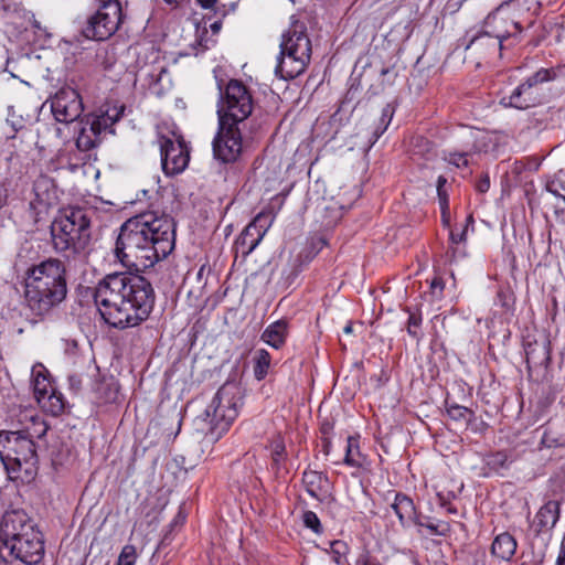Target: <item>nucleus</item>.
I'll return each instance as SVG.
<instances>
[{
  "mask_svg": "<svg viewBox=\"0 0 565 565\" xmlns=\"http://www.w3.org/2000/svg\"><path fill=\"white\" fill-rule=\"evenodd\" d=\"M174 244V220L166 213L146 211L120 226L115 254L121 264L140 271L166 258Z\"/></svg>",
  "mask_w": 565,
  "mask_h": 565,
  "instance_id": "f257e3e1",
  "label": "nucleus"
},
{
  "mask_svg": "<svg viewBox=\"0 0 565 565\" xmlns=\"http://www.w3.org/2000/svg\"><path fill=\"white\" fill-rule=\"evenodd\" d=\"M97 309L109 326L126 329L140 324L154 306V290L140 275L114 273L107 275L94 289Z\"/></svg>",
  "mask_w": 565,
  "mask_h": 565,
  "instance_id": "f03ea898",
  "label": "nucleus"
},
{
  "mask_svg": "<svg viewBox=\"0 0 565 565\" xmlns=\"http://www.w3.org/2000/svg\"><path fill=\"white\" fill-rule=\"evenodd\" d=\"M66 266L49 257L29 267L24 275V300L36 317H43L62 303L67 295Z\"/></svg>",
  "mask_w": 565,
  "mask_h": 565,
  "instance_id": "7ed1b4c3",
  "label": "nucleus"
},
{
  "mask_svg": "<svg viewBox=\"0 0 565 565\" xmlns=\"http://www.w3.org/2000/svg\"><path fill=\"white\" fill-rule=\"evenodd\" d=\"M52 246L67 259L84 258L92 241L90 220L86 212L73 207L60 213L50 226Z\"/></svg>",
  "mask_w": 565,
  "mask_h": 565,
  "instance_id": "20e7f679",
  "label": "nucleus"
},
{
  "mask_svg": "<svg viewBox=\"0 0 565 565\" xmlns=\"http://www.w3.org/2000/svg\"><path fill=\"white\" fill-rule=\"evenodd\" d=\"M530 2L536 4L534 0H509L501 3L488 14L483 30L469 40L466 50L481 45L483 42H491L494 51H502L503 41L522 31L519 13L523 10L529 11Z\"/></svg>",
  "mask_w": 565,
  "mask_h": 565,
  "instance_id": "39448f33",
  "label": "nucleus"
},
{
  "mask_svg": "<svg viewBox=\"0 0 565 565\" xmlns=\"http://www.w3.org/2000/svg\"><path fill=\"white\" fill-rule=\"evenodd\" d=\"M0 459L11 479H33L39 469L35 443L18 430H0Z\"/></svg>",
  "mask_w": 565,
  "mask_h": 565,
  "instance_id": "423d86ee",
  "label": "nucleus"
},
{
  "mask_svg": "<svg viewBox=\"0 0 565 565\" xmlns=\"http://www.w3.org/2000/svg\"><path fill=\"white\" fill-rule=\"evenodd\" d=\"M311 41L306 26L295 23L284 35L276 74L282 79H294L302 74L310 61Z\"/></svg>",
  "mask_w": 565,
  "mask_h": 565,
  "instance_id": "0eeeda50",
  "label": "nucleus"
},
{
  "mask_svg": "<svg viewBox=\"0 0 565 565\" xmlns=\"http://www.w3.org/2000/svg\"><path fill=\"white\" fill-rule=\"evenodd\" d=\"M220 100L217 116L218 121L239 125L249 130L256 126L249 120L254 108V100L249 88L239 79H230L223 87L222 81L217 82Z\"/></svg>",
  "mask_w": 565,
  "mask_h": 565,
  "instance_id": "6e6552de",
  "label": "nucleus"
},
{
  "mask_svg": "<svg viewBox=\"0 0 565 565\" xmlns=\"http://www.w3.org/2000/svg\"><path fill=\"white\" fill-rule=\"evenodd\" d=\"M238 390L234 384H224L218 388L210 405L205 409V420L209 422L210 429L206 437L212 440H218L226 433L238 415Z\"/></svg>",
  "mask_w": 565,
  "mask_h": 565,
  "instance_id": "1a4fd4ad",
  "label": "nucleus"
},
{
  "mask_svg": "<svg viewBox=\"0 0 565 565\" xmlns=\"http://www.w3.org/2000/svg\"><path fill=\"white\" fill-rule=\"evenodd\" d=\"M556 76L554 68H540L515 87L509 96L503 97L501 104L522 110L542 105L548 100V94L544 92L543 86L554 81Z\"/></svg>",
  "mask_w": 565,
  "mask_h": 565,
  "instance_id": "9d476101",
  "label": "nucleus"
},
{
  "mask_svg": "<svg viewBox=\"0 0 565 565\" xmlns=\"http://www.w3.org/2000/svg\"><path fill=\"white\" fill-rule=\"evenodd\" d=\"M255 130L239 125L218 121V129L213 139V156L223 163H234L243 152V148L253 139Z\"/></svg>",
  "mask_w": 565,
  "mask_h": 565,
  "instance_id": "9b49d317",
  "label": "nucleus"
},
{
  "mask_svg": "<svg viewBox=\"0 0 565 565\" xmlns=\"http://www.w3.org/2000/svg\"><path fill=\"white\" fill-rule=\"evenodd\" d=\"M122 21L121 4L118 0H104L92 15L82 33L86 39L104 41L109 39Z\"/></svg>",
  "mask_w": 565,
  "mask_h": 565,
  "instance_id": "f8f14e48",
  "label": "nucleus"
},
{
  "mask_svg": "<svg viewBox=\"0 0 565 565\" xmlns=\"http://www.w3.org/2000/svg\"><path fill=\"white\" fill-rule=\"evenodd\" d=\"M0 556H12L28 565L40 563L44 556V541L40 531L30 532L21 537L8 541V545L0 544Z\"/></svg>",
  "mask_w": 565,
  "mask_h": 565,
  "instance_id": "ddd939ff",
  "label": "nucleus"
},
{
  "mask_svg": "<svg viewBox=\"0 0 565 565\" xmlns=\"http://www.w3.org/2000/svg\"><path fill=\"white\" fill-rule=\"evenodd\" d=\"M161 166L166 175H175L185 170L190 152L183 139L173 140L166 136L158 139Z\"/></svg>",
  "mask_w": 565,
  "mask_h": 565,
  "instance_id": "4468645a",
  "label": "nucleus"
},
{
  "mask_svg": "<svg viewBox=\"0 0 565 565\" xmlns=\"http://www.w3.org/2000/svg\"><path fill=\"white\" fill-rule=\"evenodd\" d=\"M54 118L60 122H72L77 119L83 110L79 94L71 88L60 89L51 102Z\"/></svg>",
  "mask_w": 565,
  "mask_h": 565,
  "instance_id": "2eb2a0df",
  "label": "nucleus"
},
{
  "mask_svg": "<svg viewBox=\"0 0 565 565\" xmlns=\"http://www.w3.org/2000/svg\"><path fill=\"white\" fill-rule=\"evenodd\" d=\"M38 531L28 514L22 510H12L3 514L0 523V544Z\"/></svg>",
  "mask_w": 565,
  "mask_h": 565,
  "instance_id": "dca6fc26",
  "label": "nucleus"
},
{
  "mask_svg": "<svg viewBox=\"0 0 565 565\" xmlns=\"http://www.w3.org/2000/svg\"><path fill=\"white\" fill-rule=\"evenodd\" d=\"M302 482L306 491L320 502L331 497V484L327 475L315 470H306L302 473Z\"/></svg>",
  "mask_w": 565,
  "mask_h": 565,
  "instance_id": "f3484780",
  "label": "nucleus"
},
{
  "mask_svg": "<svg viewBox=\"0 0 565 565\" xmlns=\"http://www.w3.org/2000/svg\"><path fill=\"white\" fill-rule=\"evenodd\" d=\"M527 369L542 366L551 362V342L548 340L527 342L524 347Z\"/></svg>",
  "mask_w": 565,
  "mask_h": 565,
  "instance_id": "a211bd4d",
  "label": "nucleus"
},
{
  "mask_svg": "<svg viewBox=\"0 0 565 565\" xmlns=\"http://www.w3.org/2000/svg\"><path fill=\"white\" fill-rule=\"evenodd\" d=\"M256 225V222H250L236 239V248L244 256L249 255L264 237V230H257Z\"/></svg>",
  "mask_w": 565,
  "mask_h": 565,
  "instance_id": "6ab92c4d",
  "label": "nucleus"
},
{
  "mask_svg": "<svg viewBox=\"0 0 565 565\" xmlns=\"http://www.w3.org/2000/svg\"><path fill=\"white\" fill-rule=\"evenodd\" d=\"M518 547L516 540L508 532L497 535L491 544V554L502 561H510Z\"/></svg>",
  "mask_w": 565,
  "mask_h": 565,
  "instance_id": "aec40b11",
  "label": "nucleus"
},
{
  "mask_svg": "<svg viewBox=\"0 0 565 565\" xmlns=\"http://www.w3.org/2000/svg\"><path fill=\"white\" fill-rule=\"evenodd\" d=\"M124 109V106L120 108L114 107L111 110L108 109L100 116H95L89 122V132L99 139L102 132L106 131L108 128H111L113 125L120 119Z\"/></svg>",
  "mask_w": 565,
  "mask_h": 565,
  "instance_id": "412c9836",
  "label": "nucleus"
},
{
  "mask_svg": "<svg viewBox=\"0 0 565 565\" xmlns=\"http://www.w3.org/2000/svg\"><path fill=\"white\" fill-rule=\"evenodd\" d=\"M288 335V322L278 320L270 323L262 333L260 339L274 349H280Z\"/></svg>",
  "mask_w": 565,
  "mask_h": 565,
  "instance_id": "4be33fe9",
  "label": "nucleus"
},
{
  "mask_svg": "<svg viewBox=\"0 0 565 565\" xmlns=\"http://www.w3.org/2000/svg\"><path fill=\"white\" fill-rule=\"evenodd\" d=\"M32 376L34 396L36 397L38 402H42L46 398V395L55 387L52 385L49 379L47 370L41 363H38L32 367Z\"/></svg>",
  "mask_w": 565,
  "mask_h": 565,
  "instance_id": "5701e85b",
  "label": "nucleus"
},
{
  "mask_svg": "<svg viewBox=\"0 0 565 565\" xmlns=\"http://www.w3.org/2000/svg\"><path fill=\"white\" fill-rule=\"evenodd\" d=\"M559 519V502L551 500L540 508L536 513L537 532L553 529Z\"/></svg>",
  "mask_w": 565,
  "mask_h": 565,
  "instance_id": "b1692460",
  "label": "nucleus"
},
{
  "mask_svg": "<svg viewBox=\"0 0 565 565\" xmlns=\"http://www.w3.org/2000/svg\"><path fill=\"white\" fill-rule=\"evenodd\" d=\"M397 498H399V504H397L399 509H397L396 516L398 518L401 525L404 529H407L412 525L414 520H416L418 513L413 500L408 495L402 492L397 493Z\"/></svg>",
  "mask_w": 565,
  "mask_h": 565,
  "instance_id": "393cba45",
  "label": "nucleus"
},
{
  "mask_svg": "<svg viewBox=\"0 0 565 565\" xmlns=\"http://www.w3.org/2000/svg\"><path fill=\"white\" fill-rule=\"evenodd\" d=\"M418 527L427 529L430 535L446 536L450 532V524L446 521L434 522L430 516L418 514L412 523Z\"/></svg>",
  "mask_w": 565,
  "mask_h": 565,
  "instance_id": "a878e982",
  "label": "nucleus"
},
{
  "mask_svg": "<svg viewBox=\"0 0 565 565\" xmlns=\"http://www.w3.org/2000/svg\"><path fill=\"white\" fill-rule=\"evenodd\" d=\"M411 153L413 157L430 160L436 156L435 146L423 136H415L411 140Z\"/></svg>",
  "mask_w": 565,
  "mask_h": 565,
  "instance_id": "bb28decb",
  "label": "nucleus"
},
{
  "mask_svg": "<svg viewBox=\"0 0 565 565\" xmlns=\"http://www.w3.org/2000/svg\"><path fill=\"white\" fill-rule=\"evenodd\" d=\"M94 392L102 403H114L118 396V385L113 379L102 380L95 384Z\"/></svg>",
  "mask_w": 565,
  "mask_h": 565,
  "instance_id": "cd10ccee",
  "label": "nucleus"
},
{
  "mask_svg": "<svg viewBox=\"0 0 565 565\" xmlns=\"http://www.w3.org/2000/svg\"><path fill=\"white\" fill-rule=\"evenodd\" d=\"M33 191L40 203L51 204L54 194L53 180L45 175H40L33 183Z\"/></svg>",
  "mask_w": 565,
  "mask_h": 565,
  "instance_id": "c85d7f7f",
  "label": "nucleus"
},
{
  "mask_svg": "<svg viewBox=\"0 0 565 565\" xmlns=\"http://www.w3.org/2000/svg\"><path fill=\"white\" fill-rule=\"evenodd\" d=\"M39 403L42 405V407L46 412H49L53 416L61 415L65 411V407H66L65 397L63 396V394L61 392L56 391V388L51 391L46 395V398Z\"/></svg>",
  "mask_w": 565,
  "mask_h": 565,
  "instance_id": "c756f323",
  "label": "nucleus"
},
{
  "mask_svg": "<svg viewBox=\"0 0 565 565\" xmlns=\"http://www.w3.org/2000/svg\"><path fill=\"white\" fill-rule=\"evenodd\" d=\"M393 115H394L393 107L390 104L385 105L382 109V114L379 119V122L374 127L372 135L369 139L367 149H370L373 145H375V142L379 140V138L385 132V130L387 129V127L393 118Z\"/></svg>",
  "mask_w": 565,
  "mask_h": 565,
  "instance_id": "7c9ffc66",
  "label": "nucleus"
},
{
  "mask_svg": "<svg viewBox=\"0 0 565 565\" xmlns=\"http://www.w3.org/2000/svg\"><path fill=\"white\" fill-rule=\"evenodd\" d=\"M30 425L23 427L22 429H18L24 437L34 441V439H41L47 433L46 423L39 416L30 417Z\"/></svg>",
  "mask_w": 565,
  "mask_h": 565,
  "instance_id": "2f4dec72",
  "label": "nucleus"
},
{
  "mask_svg": "<svg viewBox=\"0 0 565 565\" xmlns=\"http://www.w3.org/2000/svg\"><path fill=\"white\" fill-rule=\"evenodd\" d=\"M361 452L358 445V439L349 436L347 439V449L343 462L349 467L360 468L362 467Z\"/></svg>",
  "mask_w": 565,
  "mask_h": 565,
  "instance_id": "473e14b6",
  "label": "nucleus"
},
{
  "mask_svg": "<svg viewBox=\"0 0 565 565\" xmlns=\"http://www.w3.org/2000/svg\"><path fill=\"white\" fill-rule=\"evenodd\" d=\"M254 374L257 380H263L267 373L270 365V354L264 350H257L254 355Z\"/></svg>",
  "mask_w": 565,
  "mask_h": 565,
  "instance_id": "72a5a7b5",
  "label": "nucleus"
},
{
  "mask_svg": "<svg viewBox=\"0 0 565 565\" xmlns=\"http://www.w3.org/2000/svg\"><path fill=\"white\" fill-rule=\"evenodd\" d=\"M447 414L454 422L465 426H467L473 417L471 409L458 404H447Z\"/></svg>",
  "mask_w": 565,
  "mask_h": 565,
  "instance_id": "f704fd0d",
  "label": "nucleus"
},
{
  "mask_svg": "<svg viewBox=\"0 0 565 565\" xmlns=\"http://www.w3.org/2000/svg\"><path fill=\"white\" fill-rule=\"evenodd\" d=\"M546 190L565 204V169L559 170L552 180L547 181Z\"/></svg>",
  "mask_w": 565,
  "mask_h": 565,
  "instance_id": "c9c22d12",
  "label": "nucleus"
},
{
  "mask_svg": "<svg viewBox=\"0 0 565 565\" xmlns=\"http://www.w3.org/2000/svg\"><path fill=\"white\" fill-rule=\"evenodd\" d=\"M486 465L490 470L500 473L501 471L507 470L509 468V456L503 451L491 454L487 456Z\"/></svg>",
  "mask_w": 565,
  "mask_h": 565,
  "instance_id": "e433bc0d",
  "label": "nucleus"
},
{
  "mask_svg": "<svg viewBox=\"0 0 565 565\" xmlns=\"http://www.w3.org/2000/svg\"><path fill=\"white\" fill-rule=\"evenodd\" d=\"M100 139L94 137L88 128L84 127L81 129L76 138V147L81 151H88L97 146Z\"/></svg>",
  "mask_w": 565,
  "mask_h": 565,
  "instance_id": "4c0bfd02",
  "label": "nucleus"
},
{
  "mask_svg": "<svg viewBox=\"0 0 565 565\" xmlns=\"http://www.w3.org/2000/svg\"><path fill=\"white\" fill-rule=\"evenodd\" d=\"M409 312L408 320H407V333L419 341L423 338V333L420 332V324H422V315L416 312Z\"/></svg>",
  "mask_w": 565,
  "mask_h": 565,
  "instance_id": "58836bf2",
  "label": "nucleus"
},
{
  "mask_svg": "<svg viewBox=\"0 0 565 565\" xmlns=\"http://www.w3.org/2000/svg\"><path fill=\"white\" fill-rule=\"evenodd\" d=\"M137 551L134 545H125L118 556L117 565H135Z\"/></svg>",
  "mask_w": 565,
  "mask_h": 565,
  "instance_id": "ea45409f",
  "label": "nucleus"
},
{
  "mask_svg": "<svg viewBox=\"0 0 565 565\" xmlns=\"http://www.w3.org/2000/svg\"><path fill=\"white\" fill-rule=\"evenodd\" d=\"M468 152H448L445 154V160L457 168L468 167Z\"/></svg>",
  "mask_w": 565,
  "mask_h": 565,
  "instance_id": "a19ab883",
  "label": "nucleus"
},
{
  "mask_svg": "<svg viewBox=\"0 0 565 565\" xmlns=\"http://www.w3.org/2000/svg\"><path fill=\"white\" fill-rule=\"evenodd\" d=\"M305 526L312 530L315 533H321L322 526L319 518L312 511H306L302 516Z\"/></svg>",
  "mask_w": 565,
  "mask_h": 565,
  "instance_id": "79ce46f5",
  "label": "nucleus"
},
{
  "mask_svg": "<svg viewBox=\"0 0 565 565\" xmlns=\"http://www.w3.org/2000/svg\"><path fill=\"white\" fill-rule=\"evenodd\" d=\"M271 457H273V463L276 468H279V463L282 460L285 456V444L282 440H275L271 445Z\"/></svg>",
  "mask_w": 565,
  "mask_h": 565,
  "instance_id": "37998d69",
  "label": "nucleus"
},
{
  "mask_svg": "<svg viewBox=\"0 0 565 565\" xmlns=\"http://www.w3.org/2000/svg\"><path fill=\"white\" fill-rule=\"evenodd\" d=\"M347 550V545L341 542V541H335L331 544V551H332V554H333V561L338 564V565H342L343 564V558H344V552Z\"/></svg>",
  "mask_w": 565,
  "mask_h": 565,
  "instance_id": "c03bdc74",
  "label": "nucleus"
},
{
  "mask_svg": "<svg viewBox=\"0 0 565 565\" xmlns=\"http://www.w3.org/2000/svg\"><path fill=\"white\" fill-rule=\"evenodd\" d=\"M217 0H196L198 4L203 9H213L215 13L222 17L226 15L225 4L216 6Z\"/></svg>",
  "mask_w": 565,
  "mask_h": 565,
  "instance_id": "a18cd8bd",
  "label": "nucleus"
},
{
  "mask_svg": "<svg viewBox=\"0 0 565 565\" xmlns=\"http://www.w3.org/2000/svg\"><path fill=\"white\" fill-rule=\"evenodd\" d=\"M252 222H256L257 230H264V235L266 234L267 230L271 225V220L269 218V215L265 213H259L255 216V218Z\"/></svg>",
  "mask_w": 565,
  "mask_h": 565,
  "instance_id": "49530a36",
  "label": "nucleus"
},
{
  "mask_svg": "<svg viewBox=\"0 0 565 565\" xmlns=\"http://www.w3.org/2000/svg\"><path fill=\"white\" fill-rule=\"evenodd\" d=\"M562 438L552 437V430L546 429L542 436V444L546 447H557L563 445Z\"/></svg>",
  "mask_w": 565,
  "mask_h": 565,
  "instance_id": "de8ad7c7",
  "label": "nucleus"
},
{
  "mask_svg": "<svg viewBox=\"0 0 565 565\" xmlns=\"http://www.w3.org/2000/svg\"><path fill=\"white\" fill-rule=\"evenodd\" d=\"M70 390L74 393H78L82 390L83 376L77 373L70 374L67 376Z\"/></svg>",
  "mask_w": 565,
  "mask_h": 565,
  "instance_id": "09e8293b",
  "label": "nucleus"
},
{
  "mask_svg": "<svg viewBox=\"0 0 565 565\" xmlns=\"http://www.w3.org/2000/svg\"><path fill=\"white\" fill-rule=\"evenodd\" d=\"M439 204L443 211V216L445 217L446 211L448 210V194L446 190L437 191Z\"/></svg>",
  "mask_w": 565,
  "mask_h": 565,
  "instance_id": "8fccbe9b",
  "label": "nucleus"
},
{
  "mask_svg": "<svg viewBox=\"0 0 565 565\" xmlns=\"http://www.w3.org/2000/svg\"><path fill=\"white\" fill-rule=\"evenodd\" d=\"M476 189L480 193H486L490 189V179L488 174L481 177V179L477 182Z\"/></svg>",
  "mask_w": 565,
  "mask_h": 565,
  "instance_id": "3c124183",
  "label": "nucleus"
},
{
  "mask_svg": "<svg viewBox=\"0 0 565 565\" xmlns=\"http://www.w3.org/2000/svg\"><path fill=\"white\" fill-rule=\"evenodd\" d=\"M466 228H462L460 233H456L454 231L450 232V239L454 244H459L466 241Z\"/></svg>",
  "mask_w": 565,
  "mask_h": 565,
  "instance_id": "603ef678",
  "label": "nucleus"
},
{
  "mask_svg": "<svg viewBox=\"0 0 565 565\" xmlns=\"http://www.w3.org/2000/svg\"><path fill=\"white\" fill-rule=\"evenodd\" d=\"M397 493L396 491H390L386 495V500H388V498L391 495H393V502L391 503V509L394 511V513L397 515V509H399L397 507V504H399V498H397Z\"/></svg>",
  "mask_w": 565,
  "mask_h": 565,
  "instance_id": "864d4df0",
  "label": "nucleus"
},
{
  "mask_svg": "<svg viewBox=\"0 0 565 565\" xmlns=\"http://www.w3.org/2000/svg\"><path fill=\"white\" fill-rule=\"evenodd\" d=\"M556 565H565V534L561 543L559 554L556 559Z\"/></svg>",
  "mask_w": 565,
  "mask_h": 565,
  "instance_id": "5fc2aeb1",
  "label": "nucleus"
},
{
  "mask_svg": "<svg viewBox=\"0 0 565 565\" xmlns=\"http://www.w3.org/2000/svg\"><path fill=\"white\" fill-rule=\"evenodd\" d=\"M167 4L171 6L172 8L181 7L182 4L189 2L190 0H163Z\"/></svg>",
  "mask_w": 565,
  "mask_h": 565,
  "instance_id": "6e6d98bb",
  "label": "nucleus"
},
{
  "mask_svg": "<svg viewBox=\"0 0 565 565\" xmlns=\"http://www.w3.org/2000/svg\"><path fill=\"white\" fill-rule=\"evenodd\" d=\"M331 449V441L328 437L322 438V450L324 455H329Z\"/></svg>",
  "mask_w": 565,
  "mask_h": 565,
  "instance_id": "4d7b16f0",
  "label": "nucleus"
},
{
  "mask_svg": "<svg viewBox=\"0 0 565 565\" xmlns=\"http://www.w3.org/2000/svg\"><path fill=\"white\" fill-rule=\"evenodd\" d=\"M446 182H447L446 178L443 175H439L438 180H437V191L445 190Z\"/></svg>",
  "mask_w": 565,
  "mask_h": 565,
  "instance_id": "13d9d810",
  "label": "nucleus"
},
{
  "mask_svg": "<svg viewBox=\"0 0 565 565\" xmlns=\"http://www.w3.org/2000/svg\"><path fill=\"white\" fill-rule=\"evenodd\" d=\"M431 288H439L440 290H443L444 281L440 278H435L431 282Z\"/></svg>",
  "mask_w": 565,
  "mask_h": 565,
  "instance_id": "bf43d9fd",
  "label": "nucleus"
},
{
  "mask_svg": "<svg viewBox=\"0 0 565 565\" xmlns=\"http://www.w3.org/2000/svg\"><path fill=\"white\" fill-rule=\"evenodd\" d=\"M470 49H476V50L489 49V50H492L493 52H495L491 45V42H483V44L477 45V46H471Z\"/></svg>",
  "mask_w": 565,
  "mask_h": 565,
  "instance_id": "052dcab7",
  "label": "nucleus"
},
{
  "mask_svg": "<svg viewBox=\"0 0 565 565\" xmlns=\"http://www.w3.org/2000/svg\"><path fill=\"white\" fill-rule=\"evenodd\" d=\"M211 30L213 31V33H217L221 28H222V22L221 21H215L211 24Z\"/></svg>",
  "mask_w": 565,
  "mask_h": 565,
  "instance_id": "680f3d73",
  "label": "nucleus"
},
{
  "mask_svg": "<svg viewBox=\"0 0 565 565\" xmlns=\"http://www.w3.org/2000/svg\"><path fill=\"white\" fill-rule=\"evenodd\" d=\"M332 429V426L329 423H323L321 426V433L323 435H328Z\"/></svg>",
  "mask_w": 565,
  "mask_h": 565,
  "instance_id": "e2e57ef3",
  "label": "nucleus"
},
{
  "mask_svg": "<svg viewBox=\"0 0 565 565\" xmlns=\"http://www.w3.org/2000/svg\"><path fill=\"white\" fill-rule=\"evenodd\" d=\"M358 565H371V562L366 555H361L358 561Z\"/></svg>",
  "mask_w": 565,
  "mask_h": 565,
  "instance_id": "0e129e2a",
  "label": "nucleus"
},
{
  "mask_svg": "<svg viewBox=\"0 0 565 565\" xmlns=\"http://www.w3.org/2000/svg\"><path fill=\"white\" fill-rule=\"evenodd\" d=\"M471 224H473V216L470 214L467 216L466 224H465L463 228H466V231H467L469 225H471Z\"/></svg>",
  "mask_w": 565,
  "mask_h": 565,
  "instance_id": "69168bd1",
  "label": "nucleus"
},
{
  "mask_svg": "<svg viewBox=\"0 0 565 565\" xmlns=\"http://www.w3.org/2000/svg\"><path fill=\"white\" fill-rule=\"evenodd\" d=\"M343 332L347 333V334H351L353 332V327H352V323L349 322L344 328H343Z\"/></svg>",
  "mask_w": 565,
  "mask_h": 565,
  "instance_id": "338daca9",
  "label": "nucleus"
},
{
  "mask_svg": "<svg viewBox=\"0 0 565 565\" xmlns=\"http://www.w3.org/2000/svg\"><path fill=\"white\" fill-rule=\"evenodd\" d=\"M185 520V516L182 514V512L180 511L177 515V518L174 519V524L179 523V522H184Z\"/></svg>",
  "mask_w": 565,
  "mask_h": 565,
  "instance_id": "774afa93",
  "label": "nucleus"
}]
</instances>
